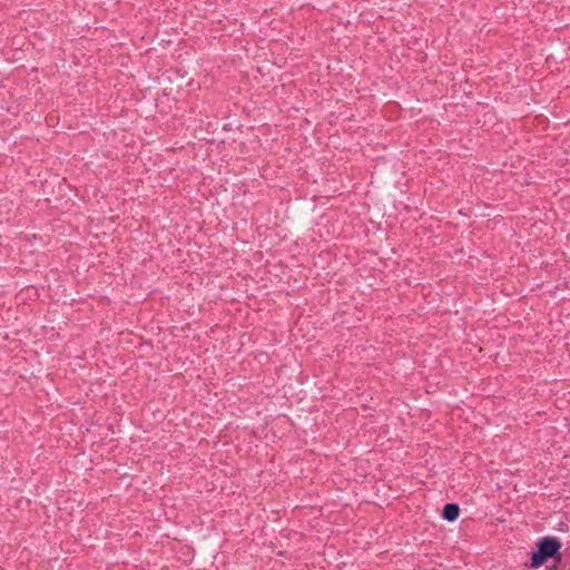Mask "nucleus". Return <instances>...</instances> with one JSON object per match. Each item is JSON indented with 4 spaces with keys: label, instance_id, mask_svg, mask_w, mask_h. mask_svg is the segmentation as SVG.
I'll return each mask as SVG.
<instances>
[{
    "label": "nucleus",
    "instance_id": "1",
    "mask_svg": "<svg viewBox=\"0 0 570 570\" xmlns=\"http://www.w3.org/2000/svg\"><path fill=\"white\" fill-rule=\"evenodd\" d=\"M561 548L560 541L554 537H546L538 542V549L532 553L531 567L539 568L548 559L554 557Z\"/></svg>",
    "mask_w": 570,
    "mask_h": 570
},
{
    "label": "nucleus",
    "instance_id": "2",
    "mask_svg": "<svg viewBox=\"0 0 570 570\" xmlns=\"http://www.w3.org/2000/svg\"><path fill=\"white\" fill-rule=\"evenodd\" d=\"M460 509L459 505L454 503L445 504L443 509V518L448 521H454L459 518Z\"/></svg>",
    "mask_w": 570,
    "mask_h": 570
}]
</instances>
